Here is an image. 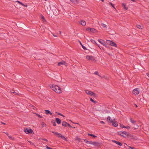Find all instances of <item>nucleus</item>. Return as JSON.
<instances>
[{"instance_id": "f257e3e1", "label": "nucleus", "mask_w": 149, "mask_h": 149, "mask_svg": "<svg viewBox=\"0 0 149 149\" xmlns=\"http://www.w3.org/2000/svg\"><path fill=\"white\" fill-rule=\"evenodd\" d=\"M106 42L107 44L111 46H114L115 47H117L116 44L114 42H113L112 41L107 40L106 41Z\"/></svg>"}, {"instance_id": "f03ea898", "label": "nucleus", "mask_w": 149, "mask_h": 149, "mask_svg": "<svg viewBox=\"0 0 149 149\" xmlns=\"http://www.w3.org/2000/svg\"><path fill=\"white\" fill-rule=\"evenodd\" d=\"M117 133L118 135H120L124 137H126L125 136L121 134H124L127 136V134H128V133H127L125 131H121L118 132Z\"/></svg>"}, {"instance_id": "7ed1b4c3", "label": "nucleus", "mask_w": 149, "mask_h": 149, "mask_svg": "<svg viewBox=\"0 0 149 149\" xmlns=\"http://www.w3.org/2000/svg\"><path fill=\"white\" fill-rule=\"evenodd\" d=\"M56 136H57L59 138L65 141H67V140L66 139L64 136H63L61 134L56 132Z\"/></svg>"}, {"instance_id": "20e7f679", "label": "nucleus", "mask_w": 149, "mask_h": 149, "mask_svg": "<svg viewBox=\"0 0 149 149\" xmlns=\"http://www.w3.org/2000/svg\"><path fill=\"white\" fill-rule=\"evenodd\" d=\"M24 131L27 134L29 133L32 134L33 132V131L32 130L28 128H24Z\"/></svg>"}, {"instance_id": "39448f33", "label": "nucleus", "mask_w": 149, "mask_h": 149, "mask_svg": "<svg viewBox=\"0 0 149 149\" xmlns=\"http://www.w3.org/2000/svg\"><path fill=\"white\" fill-rule=\"evenodd\" d=\"M127 136L130 139H136V137L133 135L132 134H130L129 133H128L127 134Z\"/></svg>"}, {"instance_id": "423d86ee", "label": "nucleus", "mask_w": 149, "mask_h": 149, "mask_svg": "<svg viewBox=\"0 0 149 149\" xmlns=\"http://www.w3.org/2000/svg\"><path fill=\"white\" fill-rule=\"evenodd\" d=\"M86 58L88 60H91L92 61L95 60V58L93 56L87 55L86 56Z\"/></svg>"}, {"instance_id": "0eeeda50", "label": "nucleus", "mask_w": 149, "mask_h": 149, "mask_svg": "<svg viewBox=\"0 0 149 149\" xmlns=\"http://www.w3.org/2000/svg\"><path fill=\"white\" fill-rule=\"evenodd\" d=\"M62 125L64 127H66L68 126L70 128H72V127L68 123L66 122L65 121L63 122Z\"/></svg>"}, {"instance_id": "6e6552de", "label": "nucleus", "mask_w": 149, "mask_h": 149, "mask_svg": "<svg viewBox=\"0 0 149 149\" xmlns=\"http://www.w3.org/2000/svg\"><path fill=\"white\" fill-rule=\"evenodd\" d=\"M90 144L93 145L95 146H100V143L98 142H94L91 141Z\"/></svg>"}, {"instance_id": "1a4fd4ad", "label": "nucleus", "mask_w": 149, "mask_h": 149, "mask_svg": "<svg viewBox=\"0 0 149 149\" xmlns=\"http://www.w3.org/2000/svg\"><path fill=\"white\" fill-rule=\"evenodd\" d=\"M133 93L135 95H137L139 93V90L138 88L134 89L133 91Z\"/></svg>"}, {"instance_id": "9d476101", "label": "nucleus", "mask_w": 149, "mask_h": 149, "mask_svg": "<svg viewBox=\"0 0 149 149\" xmlns=\"http://www.w3.org/2000/svg\"><path fill=\"white\" fill-rule=\"evenodd\" d=\"M58 66H61L62 65H64L65 66H67V64L65 61H62L61 62H59L58 63Z\"/></svg>"}, {"instance_id": "9b49d317", "label": "nucleus", "mask_w": 149, "mask_h": 149, "mask_svg": "<svg viewBox=\"0 0 149 149\" xmlns=\"http://www.w3.org/2000/svg\"><path fill=\"white\" fill-rule=\"evenodd\" d=\"M50 87L52 90L56 92V85L53 84L51 85L50 86Z\"/></svg>"}, {"instance_id": "f8f14e48", "label": "nucleus", "mask_w": 149, "mask_h": 149, "mask_svg": "<svg viewBox=\"0 0 149 149\" xmlns=\"http://www.w3.org/2000/svg\"><path fill=\"white\" fill-rule=\"evenodd\" d=\"M85 92L86 94L90 95H93V94H94V93L93 92L88 90H86Z\"/></svg>"}, {"instance_id": "ddd939ff", "label": "nucleus", "mask_w": 149, "mask_h": 149, "mask_svg": "<svg viewBox=\"0 0 149 149\" xmlns=\"http://www.w3.org/2000/svg\"><path fill=\"white\" fill-rule=\"evenodd\" d=\"M107 120L108 121H109V122L110 123H113V120H115V119H114L113 120L112 119H111V118L110 116H108L107 118Z\"/></svg>"}, {"instance_id": "4468645a", "label": "nucleus", "mask_w": 149, "mask_h": 149, "mask_svg": "<svg viewBox=\"0 0 149 149\" xmlns=\"http://www.w3.org/2000/svg\"><path fill=\"white\" fill-rule=\"evenodd\" d=\"M56 87L58 88V91H56V93H60L62 92L61 90V88L59 86L56 85Z\"/></svg>"}, {"instance_id": "2eb2a0df", "label": "nucleus", "mask_w": 149, "mask_h": 149, "mask_svg": "<svg viewBox=\"0 0 149 149\" xmlns=\"http://www.w3.org/2000/svg\"><path fill=\"white\" fill-rule=\"evenodd\" d=\"M61 120L58 118H56V123L58 124H60L61 123Z\"/></svg>"}, {"instance_id": "dca6fc26", "label": "nucleus", "mask_w": 149, "mask_h": 149, "mask_svg": "<svg viewBox=\"0 0 149 149\" xmlns=\"http://www.w3.org/2000/svg\"><path fill=\"white\" fill-rule=\"evenodd\" d=\"M122 5L123 6V7L124 8L127 10L128 8L126 6L125 4L124 3H122Z\"/></svg>"}, {"instance_id": "f3484780", "label": "nucleus", "mask_w": 149, "mask_h": 149, "mask_svg": "<svg viewBox=\"0 0 149 149\" xmlns=\"http://www.w3.org/2000/svg\"><path fill=\"white\" fill-rule=\"evenodd\" d=\"M45 113L46 114H49L50 115L52 114V113L49 110H45Z\"/></svg>"}, {"instance_id": "a211bd4d", "label": "nucleus", "mask_w": 149, "mask_h": 149, "mask_svg": "<svg viewBox=\"0 0 149 149\" xmlns=\"http://www.w3.org/2000/svg\"><path fill=\"white\" fill-rule=\"evenodd\" d=\"M120 127H121L124 128H125L127 129H129L130 128V127L129 126H125L123 125H120Z\"/></svg>"}, {"instance_id": "6ab92c4d", "label": "nucleus", "mask_w": 149, "mask_h": 149, "mask_svg": "<svg viewBox=\"0 0 149 149\" xmlns=\"http://www.w3.org/2000/svg\"><path fill=\"white\" fill-rule=\"evenodd\" d=\"M80 23L83 26H85L86 25V22L84 20H82Z\"/></svg>"}, {"instance_id": "aec40b11", "label": "nucleus", "mask_w": 149, "mask_h": 149, "mask_svg": "<svg viewBox=\"0 0 149 149\" xmlns=\"http://www.w3.org/2000/svg\"><path fill=\"white\" fill-rule=\"evenodd\" d=\"M112 123V125L113 126L115 127H116L118 126V124L116 121H115L114 122H113V123Z\"/></svg>"}, {"instance_id": "412c9836", "label": "nucleus", "mask_w": 149, "mask_h": 149, "mask_svg": "<svg viewBox=\"0 0 149 149\" xmlns=\"http://www.w3.org/2000/svg\"><path fill=\"white\" fill-rule=\"evenodd\" d=\"M90 31L92 33H95L96 32V30L94 28H91V30Z\"/></svg>"}, {"instance_id": "4be33fe9", "label": "nucleus", "mask_w": 149, "mask_h": 149, "mask_svg": "<svg viewBox=\"0 0 149 149\" xmlns=\"http://www.w3.org/2000/svg\"><path fill=\"white\" fill-rule=\"evenodd\" d=\"M98 41L100 43H101V44L103 45V43L104 42V40H102V39H98Z\"/></svg>"}, {"instance_id": "5701e85b", "label": "nucleus", "mask_w": 149, "mask_h": 149, "mask_svg": "<svg viewBox=\"0 0 149 149\" xmlns=\"http://www.w3.org/2000/svg\"><path fill=\"white\" fill-rule=\"evenodd\" d=\"M130 121L133 124H135L136 122V121L134 120H132V118H131L130 119Z\"/></svg>"}, {"instance_id": "b1692460", "label": "nucleus", "mask_w": 149, "mask_h": 149, "mask_svg": "<svg viewBox=\"0 0 149 149\" xmlns=\"http://www.w3.org/2000/svg\"><path fill=\"white\" fill-rule=\"evenodd\" d=\"M70 1L74 3H77L78 2L77 0H70Z\"/></svg>"}, {"instance_id": "393cba45", "label": "nucleus", "mask_w": 149, "mask_h": 149, "mask_svg": "<svg viewBox=\"0 0 149 149\" xmlns=\"http://www.w3.org/2000/svg\"><path fill=\"white\" fill-rule=\"evenodd\" d=\"M83 140H84L85 141H84L86 143H89V144H90V142H91V141H88L86 139H83Z\"/></svg>"}, {"instance_id": "a878e982", "label": "nucleus", "mask_w": 149, "mask_h": 149, "mask_svg": "<svg viewBox=\"0 0 149 149\" xmlns=\"http://www.w3.org/2000/svg\"><path fill=\"white\" fill-rule=\"evenodd\" d=\"M51 123L54 126H56V124L54 120H52L51 121Z\"/></svg>"}, {"instance_id": "bb28decb", "label": "nucleus", "mask_w": 149, "mask_h": 149, "mask_svg": "<svg viewBox=\"0 0 149 149\" xmlns=\"http://www.w3.org/2000/svg\"><path fill=\"white\" fill-rule=\"evenodd\" d=\"M88 136H93L94 138H95L97 137L96 136H95L94 135L92 134L88 133Z\"/></svg>"}, {"instance_id": "cd10ccee", "label": "nucleus", "mask_w": 149, "mask_h": 149, "mask_svg": "<svg viewBox=\"0 0 149 149\" xmlns=\"http://www.w3.org/2000/svg\"><path fill=\"white\" fill-rule=\"evenodd\" d=\"M90 100L92 102H93L94 103H96V101L94 100L91 97L90 98Z\"/></svg>"}, {"instance_id": "c85d7f7f", "label": "nucleus", "mask_w": 149, "mask_h": 149, "mask_svg": "<svg viewBox=\"0 0 149 149\" xmlns=\"http://www.w3.org/2000/svg\"><path fill=\"white\" fill-rule=\"evenodd\" d=\"M137 27L139 29H142L143 28V27L142 26L139 25H137Z\"/></svg>"}, {"instance_id": "c756f323", "label": "nucleus", "mask_w": 149, "mask_h": 149, "mask_svg": "<svg viewBox=\"0 0 149 149\" xmlns=\"http://www.w3.org/2000/svg\"><path fill=\"white\" fill-rule=\"evenodd\" d=\"M109 3L110 4L111 6L114 8V9H115V8L114 7V4H113L111 2H109Z\"/></svg>"}, {"instance_id": "7c9ffc66", "label": "nucleus", "mask_w": 149, "mask_h": 149, "mask_svg": "<svg viewBox=\"0 0 149 149\" xmlns=\"http://www.w3.org/2000/svg\"><path fill=\"white\" fill-rule=\"evenodd\" d=\"M56 114H57L58 115H60L61 116H63V117H65V116H63L62 114L61 113L57 112H56Z\"/></svg>"}, {"instance_id": "2f4dec72", "label": "nucleus", "mask_w": 149, "mask_h": 149, "mask_svg": "<svg viewBox=\"0 0 149 149\" xmlns=\"http://www.w3.org/2000/svg\"><path fill=\"white\" fill-rule=\"evenodd\" d=\"M116 144L120 146L122 145V143L119 141H118Z\"/></svg>"}, {"instance_id": "473e14b6", "label": "nucleus", "mask_w": 149, "mask_h": 149, "mask_svg": "<svg viewBox=\"0 0 149 149\" xmlns=\"http://www.w3.org/2000/svg\"><path fill=\"white\" fill-rule=\"evenodd\" d=\"M94 74L95 75H97L101 77L99 75V73L97 71H95L94 73Z\"/></svg>"}, {"instance_id": "72a5a7b5", "label": "nucleus", "mask_w": 149, "mask_h": 149, "mask_svg": "<svg viewBox=\"0 0 149 149\" xmlns=\"http://www.w3.org/2000/svg\"><path fill=\"white\" fill-rule=\"evenodd\" d=\"M91 42L92 43H93V44H95V43H96V42L94 40L91 39Z\"/></svg>"}, {"instance_id": "f704fd0d", "label": "nucleus", "mask_w": 149, "mask_h": 149, "mask_svg": "<svg viewBox=\"0 0 149 149\" xmlns=\"http://www.w3.org/2000/svg\"><path fill=\"white\" fill-rule=\"evenodd\" d=\"M81 46L82 47V48L84 50H87V49L86 48V47L84 46L83 45H81Z\"/></svg>"}, {"instance_id": "c9c22d12", "label": "nucleus", "mask_w": 149, "mask_h": 149, "mask_svg": "<svg viewBox=\"0 0 149 149\" xmlns=\"http://www.w3.org/2000/svg\"><path fill=\"white\" fill-rule=\"evenodd\" d=\"M11 92L14 93L15 95H17L18 94L17 93L15 92L14 91H12Z\"/></svg>"}, {"instance_id": "e433bc0d", "label": "nucleus", "mask_w": 149, "mask_h": 149, "mask_svg": "<svg viewBox=\"0 0 149 149\" xmlns=\"http://www.w3.org/2000/svg\"><path fill=\"white\" fill-rule=\"evenodd\" d=\"M16 2H18L20 4H21L22 5H23V4L22 2H20L19 1H17Z\"/></svg>"}, {"instance_id": "4c0bfd02", "label": "nucleus", "mask_w": 149, "mask_h": 149, "mask_svg": "<svg viewBox=\"0 0 149 149\" xmlns=\"http://www.w3.org/2000/svg\"><path fill=\"white\" fill-rule=\"evenodd\" d=\"M42 126L43 127H44L45 126H46V124L45 123L42 122Z\"/></svg>"}, {"instance_id": "58836bf2", "label": "nucleus", "mask_w": 149, "mask_h": 149, "mask_svg": "<svg viewBox=\"0 0 149 149\" xmlns=\"http://www.w3.org/2000/svg\"><path fill=\"white\" fill-rule=\"evenodd\" d=\"M101 25L103 27H105L106 26V24H105L103 23H102L101 24Z\"/></svg>"}, {"instance_id": "ea45409f", "label": "nucleus", "mask_w": 149, "mask_h": 149, "mask_svg": "<svg viewBox=\"0 0 149 149\" xmlns=\"http://www.w3.org/2000/svg\"><path fill=\"white\" fill-rule=\"evenodd\" d=\"M91 28L90 27L88 28H86V30L87 31H91Z\"/></svg>"}, {"instance_id": "a19ab883", "label": "nucleus", "mask_w": 149, "mask_h": 149, "mask_svg": "<svg viewBox=\"0 0 149 149\" xmlns=\"http://www.w3.org/2000/svg\"><path fill=\"white\" fill-rule=\"evenodd\" d=\"M112 141L113 143H116V144H117V142H118V141H117L114 140H112Z\"/></svg>"}, {"instance_id": "79ce46f5", "label": "nucleus", "mask_w": 149, "mask_h": 149, "mask_svg": "<svg viewBox=\"0 0 149 149\" xmlns=\"http://www.w3.org/2000/svg\"><path fill=\"white\" fill-rule=\"evenodd\" d=\"M37 116L40 118H42V117L40 116L39 114H37Z\"/></svg>"}, {"instance_id": "37998d69", "label": "nucleus", "mask_w": 149, "mask_h": 149, "mask_svg": "<svg viewBox=\"0 0 149 149\" xmlns=\"http://www.w3.org/2000/svg\"><path fill=\"white\" fill-rule=\"evenodd\" d=\"M102 45H104L105 47H107V44L106 43H105V42H104L103 43V44Z\"/></svg>"}, {"instance_id": "c03bdc74", "label": "nucleus", "mask_w": 149, "mask_h": 149, "mask_svg": "<svg viewBox=\"0 0 149 149\" xmlns=\"http://www.w3.org/2000/svg\"><path fill=\"white\" fill-rule=\"evenodd\" d=\"M130 148L131 149H136V148L134 147H132L131 146H129Z\"/></svg>"}, {"instance_id": "a18cd8bd", "label": "nucleus", "mask_w": 149, "mask_h": 149, "mask_svg": "<svg viewBox=\"0 0 149 149\" xmlns=\"http://www.w3.org/2000/svg\"><path fill=\"white\" fill-rule=\"evenodd\" d=\"M125 145L124 146V148L127 149V148H126V146H127V145L126 143H125Z\"/></svg>"}, {"instance_id": "49530a36", "label": "nucleus", "mask_w": 149, "mask_h": 149, "mask_svg": "<svg viewBox=\"0 0 149 149\" xmlns=\"http://www.w3.org/2000/svg\"><path fill=\"white\" fill-rule=\"evenodd\" d=\"M8 137L10 139H12V136H8Z\"/></svg>"}, {"instance_id": "de8ad7c7", "label": "nucleus", "mask_w": 149, "mask_h": 149, "mask_svg": "<svg viewBox=\"0 0 149 149\" xmlns=\"http://www.w3.org/2000/svg\"><path fill=\"white\" fill-rule=\"evenodd\" d=\"M93 96L95 97L97 96V95L95 93H94V94H93Z\"/></svg>"}, {"instance_id": "09e8293b", "label": "nucleus", "mask_w": 149, "mask_h": 149, "mask_svg": "<svg viewBox=\"0 0 149 149\" xmlns=\"http://www.w3.org/2000/svg\"><path fill=\"white\" fill-rule=\"evenodd\" d=\"M139 128V126L138 125H136L135 127L134 128L135 129H137Z\"/></svg>"}, {"instance_id": "8fccbe9b", "label": "nucleus", "mask_w": 149, "mask_h": 149, "mask_svg": "<svg viewBox=\"0 0 149 149\" xmlns=\"http://www.w3.org/2000/svg\"><path fill=\"white\" fill-rule=\"evenodd\" d=\"M100 123L103 124H104V123L102 121H101L100 122Z\"/></svg>"}, {"instance_id": "3c124183", "label": "nucleus", "mask_w": 149, "mask_h": 149, "mask_svg": "<svg viewBox=\"0 0 149 149\" xmlns=\"http://www.w3.org/2000/svg\"><path fill=\"white\" fill-rule=\"evenodd\" d=\"M46 148L47 149H51V148L50 147H48L47 146H46Z\"/></svg>"}, {"instance_id": "603ef678", "label": "nucleus", "mask_w": 149, "mask_h": 149, "mask_svg": "<svg viewBox=\"0 0 149 149\" xmlns=\"http://www.w3.org/2000/svg\"><path fill=\"white\" fill-rule=\"evenodd\" d=\"M22 6H23L24 7H26L27 6V5H24L23 4V5H22Z\"/></svg>"}, {"instance_id": "864d4df0", "label": "nucleus", "mask_w": 149, "mask_h": 149, "mask_svg": "<svg viewBox=\"0 0 149 149\" xmlns=\"http://www.w3.org/2000/svg\"><path fill=\"white\" fill-rule=\"evenodd\" d=\"M42 19L43 20H44L45 19V18L43 16H42Z\"/></svg>"}, {"instance_id": "5fc2aeb1", "label": "nucleus", "mask_w": 149, "mask_h": 149, "mask_svg": "<svg viewBox=\"0 0 149 149\" xmlns=\"http://www.w3.org/2000/svg\"><path fill=\"white\" fill-rule=\"evenodd\" d=\"M95 44L98 47H99L100 48V47L99 46V45L96 43H96H95Z\"/></svg>"}, {"instance_id": "6e6d98bb", "label": "nucleus", "mask_w": 149, "mask_h": 149, "mask_svg": "<svg viewBox=\"0 0 149 149\" xmlns=\"http://www.w3.org/2000/svg\"><path fill=\"white\" fill-rule=\"evenodd\" d=\"M146 74L149 77V73H146Z\"/></svg>"}, {"instance_id": "4d7b16f0", "label": "nucleus", "mask_w": 149, "mask_h": 149, "mask_svg": "<svg viewBox=\"0 0 149 149\" xmlns=\"http://www.w3.org/2000/svg\"><path fill=\"white\" fill-rule=\"evenodd\" d=\"M43 140L44 141H48L47 140V139H43Z\"/></svg>"}, {"instance_id": "13d9d810", "label": "nucleus", "mask_w": 149, "mask_h": 149, "mask_svg": "<svg viewBox=\"0 0 149 149\" xmlns=\"http://www.w3.org/2000/svg\"><path fill=\"white\" fill-rule=\"evenodd\" d=\"M77 140H78L79 141H80V140H81V139L80 138H78L77 139Z\"/></svg>"}, {"instance_id": "bf43d9fd", "label": "nucleus", "mask_w": 149, "mask_h": 149, "mask_svg": "<svg viewBox=\"0 0 149 149\" xmlns=\"http://www.w3.org/2000/svg\"><path fill=\"white\" fill-rule=\"evenodd\" d=\"M131 1H132L133 2H135L136 0H130Z\"/></svg>"}, {"instance_id": "052dcab7", "label": "nucleus", "mask_w": 149, "mask_h": 149, "mask_svg": "<svg viewBox=\"0 0 149 149\" xmlns=\"http://www.w3.org/2000/svg\"><path fill=\"white\" fill-rule=\"evenodd\" d=\"M52 132L54 133L55 135L56 134V132Z\"/></svg>"}, {"instance_id": "680f3d73", "label": "nucleus", "mask_w": 149, "mask_h": 149, "mask_svg": "<svg viewBox=\"0 0 149 149\" xmlns=\"http://www.w3.org/2000/svg\"><path fill=\"white\" fill-rule=\"evenodd\" d=\"M1 123L2 124H3L4 125H6V123H3V122H1Z\"/></svg>"}, {"instance_id": "e2e57ef3", "label": "nucleus", "mask_w": 149, "mask_h": 149, "mask_svg": "<svg viewBox=\"0 0 149 149\" xmlns=\"http://www.w3.org/2000/svg\"><path fill=\"white\" fill-rule=\"evenodd\" d=\"M102 2H104V0H101Z\"/></svg>"}, {"instance_id": "0e129e2a", "label": "nucleus", "mask_w": 149, "mask_h": 149, "mask_svg": "<svg viewBox=\"0 0 149 149\" xmlns=\"http://www.w3.org/2000/svg\"><path fill=\"white\" fill-rule=\"evenodd\" d=\"M80 42V44L81 45H82V44H81V42L80 41L79 42Z\"/></svg>"}, {"instance_id": "69168bd1", "label": "nucleus", "mask_w": 149, "mask_h": 149, "mask_svg": "<svg viewBox=\"0 0 149 149\" xmlns=\"http://www.w3.org/2000/svg\"><path fill=\"white\" fill-rule=\"evenodd\" d=\"M61 31H60V34H61Z\"/></svg>"}, {"instance_id": "338daca9", "label": "nucleus", "mask_w": 149, "mask_h": 149, "mask_svg": "<svg viewBox=\"0 0 149 149\" xmlns=\"http://www.w3.org/2000/svg\"><path fill=\"white\" fill-rule=\"evenodd\" d=\"M53 36H54V37H56V35H55L54 34H53Z\"/></svg>"}, {"instance_id": "774afa93", "label": "nucleus", "mask_w": 149, "mask_h": 149, "mask_svg": "<svg viewBox=\"0 0 149 149\" xmlns=\"http://www.w3.org/2000/svg\"><path fill=\"white\" fill-rule=\"evenodd\" d=\"M5 134L7 135V136L8 135V133H5Z\"/></svg>"}]
</instances>
